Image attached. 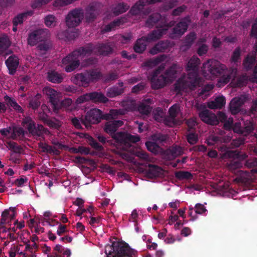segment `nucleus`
I'll return each instance as SVG.
<instances>
[{
    "mask_svg": "<svg viewBox=\"0 0 257 257\" xmlns=\"http://www.w3.org/2000/svg\"><path fill=\"white\" fill-rule=\"evenodd\" d=\"M170 59L167 57L162 56L155 60L149 61L147 65L150 67L158 65L159 68L157 70L151 78L152 86L154 89L163 87L171 83L177 77L180 68L177 65H174L167 70L164 75H160V71L163 70L170 61Z\"/></svg>",
    "mask_w": 257,
    "mask_h": 257,
    "instance_id": "nucleus-1",
    "label": "nucleus"
},
{
    "mask_svg": "<svg viewBox=\"0 0 257 257\" xmlns=\"http://www.w3.org/2000/svg\"><path fill=\"white\" fill-rule=\"evenodd\" d=\"M112 49L109 45H99L96 47L89 46L85 48H81L74 51L71 54L68 55L62 60V66L65 67L66 71L70 72L79 66L80 60H86L85 58L88 57L92 53L106 55L109 54Z\"/></svg>",
    "mask_w": 257,
    "mask_h": 257,
    "instance_id": "nucleus-2",
    "label": "nucleus"
},
{
    "mask_svg": "<svg viewBox=\"0 0 257 257\" xmlns=\"http://www.w3.org/2000/svg\"><path fill=\"white\" fill-rule=\"evenodd\" d=\"M199 60L196 57H193L188 62L186 66L187 76L183 75L177 81L175 89L178 93L181 91L195 90L200 87L201 81L198 78L197 66Z\"/></svg>",
    "mask_w": 257,
    "mask_h": 257,
    "instance_id": "nucleus-3",
    "label": "nucleus"
},
{
    "mask_svg": "<svg viewBox=\"0 0 257 257\" xmlns=\"http://www.w3.org/2000/svg\"><path fill=\"white\" fill-rule=\"evenodd\" d=\"M201 71L202 75L206 79H213L218 75L223 74L218 81L217 85L218 87L224 86L231 79L234 80L236 74V69H233L231 73H229L224 65L214 60H210L205 63Z\"/></svg>",
    "mask_w": 257,
    "mask_h": 257,
    "instance_id": "nucleus-4",
    "label": "nucleus"
},
{
    "mask_svg": "<svg viewBox=\"0 0 257 257\" xmlns=\"http://www.w3.org/2000/svg\"><path fill=\"white\" fill-rule=\"evenodd\" d=\"M122 124L123 122L121 120L108 121L105 124L104 131L115 140L117 144L116 146H118V147H120L122 149L126 150L127 148L130 146V143L139 142L140 138L138 136H133L127 133H115L117 129Z\"/></svg>",
    "mask_w": 257,
    "mask_h": 257,
    "instance_id": "nucleus-5",
    "label": "nucleus"
},
{
    "mask_svg": "<svg viewBox=\"0 0 257 257\" xmlns=\"http://www.w3.org/2000/svg\"><path fill=\"white\" fill-rule=\"evenodd\" d=\"M106 257H137V251L131 248L127 244L114 242L105 246Z\"/></svg>",
    "mask_w": 257,
    "mask_h": 257,
    "instance_id": "nucleus-6",
    "label": "nucleus"
},
{
    "mask_svg": "<svg viewBox=\"0 0 257 257\" xmlns=\"http://www.w3.org/2000/svg\"><path fill=\"white\" fill-rule=\"evenodd\" d=\"M199 116L201 120L205 123L211 125H216L219 121L224 122L225 129L229 130L232 127V119L229 118L226 120L224 113L219 112L216 116L214 114L211 113L208 110H205L199 113Z\"/></svg>",
    "mask_w": 257,
    "mask_h": 257,
    "instance_id": "nucleus-7",
    "label": "nucleus"
},
{
    "mask_svg": "<svg viewBox=\"0 0 257 257\" xmlns=\"http://www.w3.org/2000/svg\"><path fill=\"white\" fill-rule=\"evenodd\" d=\"M158 114L154 112V118L158 121L164 120V123L170 126H172L176 124H179L181 120H178L175 118L179 115H181L180 113V107L178 104H174L169 109V117L168 118L164 119L163 118V112L161 109L158 108L156 110Z\"/></svg>",
    "mask_w": 257,
    "mask_h": 257,
    "instance_id": "nucleus-8",
    "label": "nucleus"
},
{
    "mask_svg": "<svg viewBox=\"0 0 257 257\" xmlns=\"http://www.w3.org/2000/svg\"><path fill=\"white\" fill-rule=\"evenodd\" d=\"M48 34L47 30H39L34 32L29 36L28 44L31 46H34L38 42H43L38 46V48L40 51V53L43 54V51H46L49 49V45L45 41Z\"/></svg>",
    "mask_w": 257,
    "mask_h": 257,
    "instance_id": "nucleus-9",
    "label": "nucleus"
},
{
    "mask_svg": "<svg viewBox=\"0 0 257 257\" xmlns=\"http://www.w3.org/2000/svg\"><path fill=\"white\" fill-rule=\"evenodd\" d=\"M167 30V28L162 27L153 32L147 38L143 37L138 39L134 46L135 51L137 53L143 52L145 50L148 42L159 39L165 33Z\"/></svg>",
    "mask_w": 257,
    "mask_h": 257,
    "instance_id": "nucleus-10",
    "label": "nucleus"
},
{
    "mask_svg": "<svg viewBox=\"0 0 257 257\" xmlns=\"http://www.w3.org/2000/svg\"><path fill=\"white\" fill-rule=\"evenodd\" d=\"M100 76V73L97 71L86 73L85 74H78L73 78V81L76 84L86 86L90 82L98 79Z\"/></svg>",
    "mask_w": 257,
    "mask_h": 257,
    "instance_id": "nucleus-11",
    "label": "nucleus"
},
{
    "mask_svg": "<svg viewBox=\"0 0 257 257\" xmlns=\"http://www.w3.org/2000/svg\"><path fill=\"white\" fill-rule=\"evenodd\" d=\"M83 16L81 10H74L71 11L66 17V24L69 28L77 26L80 23Z\"/></svg>",
    "mask_w": 257,
    "mask_h": 257,
    "instance_id": "nucleus-12",
    "label": "nucleus"
},
{
    "mask_svg": "<svg viewBox=\"0 0 257 257\" xmlns=\"http://www.w3.org/2000/svg\"><path fill=\"white\" fill-rule=\"evenodd\" d=\"M102 117L101 111L97 108H93L89 111L85 116L84 124L88 127L89 123H97Z\"/></svg>",
    "mask_w": 257,
    "mask_h": 257,
    "instance_id": "nucleus-13",
    "label": "nucleus"
},
{
    "mask_svg": "<svg viewBox=\"0 0 257 257\" xmlns=\"http://www.w3.org/2000/svg\"><path fill=\"white\" fill-rule=\"evenodd\" d=\"M88 100H92L94 102H105L107 101V99L101 93L93 92L80 96L77 99L76 103L80 104Z\"/></svg>",
    "mask_w": 257,
    "mask_h": 257,
    "instance_id": "nucleus-14",
    "label": "nucleus"
},
{
    "mask_svg": "<svg viewBox=\"0 0 257 257\" xmlns=\"http://www.w3.org/2000/svg\"><path fill=\"white\" fill-rule=\"evenodd\" d=\"M152 139L154 142H147L146 143V146L149 151L154 154H157L160 150L157 143L165 140V137L160 134H157L153 135L152 137Z\"/></svg>",
    "mask_w": 257,
    "mask_h": 257,
    "instance_id": "nucleus-15",
    "label": "nucleus"
},
{
    "mask_svg": "<svg viewBox=\"0 0 257 257\" xmlns=\"http://www.w3.org/2000/svg\"><path fill=\"white\" fill-rule=\"evenodd\" d=\"M43 91V93L49 97L50 102L53 106L54 109L58 108V107H57V101L61 97V93L49 87H45Z\"/></svg>",
    "mask_w": 257,
    "mask_h": 257,
    "instance_id": "nucleus-16",
    "label": "nucleus"
},
{
    "mask_svg": "<svg viewBox=\"0 0 257 257\" xmlns=\"http://www.w3.org/2000/svg\"><path fill=\"white\" fill-rule=\"evenodd\" d=\"M16 216V208L10 207L4 210L2 214V219L0 223L2 226L4 225H10V223Z\"/></svg>",
    "mask_w": 257,
    "mask_h": 257,
    "instance_id": "nucleus-17",
    "label": "nucleus"
},
{
    "mask_svg": "<svg viewBox=\"0 0 257 257\" xmlns=\"http://www.w3.org/2000/svg\"><path fill=\"white\" fill-rule=\"evenodd\" d=\"M244 126L242 128L241 122L236 123L233 127V131L237 133L243 134L245 136L249 134L253 130V124L250 121L244 122Z\"/></svg>",
    "mask_w": 257,
    "mask_h": 257,
    "instance_id": "nucleus-18",
    "label": "nucleus"
},
{
    "mask_svg": "<svg viewBox=\"0 0 257 257\" xmlns=\"http://www.w3.org/2000/svg\"><path fill=\"white\" fill-rule=\"evenodd\" d=\"M245 99L244 95H241L232 99L230 103V110L232 114H236L239 111L240 107L244 102Z\"/></svg>",
    "mask_w": 257,
    "mask_h": 257,
    "instance_id": "nucleus-19",
    "label": "nucleus"
},
{
    "mask_svg": "<svg viewBox=\"0 0 257 257\" xmlns=\"http://www.w3.org/2000/svg\"><path fill=\"white\" fill-rule=\"evenodd\" d=\"M225 104V98L222 96H218L214 101H211L207 103L208 107L210 109H220Z\"/></svg>",
    "mask_w": 257,
    "mask_h": 257,
    "instance_id": "nucleus-20",
    "label": "nucleus"
},
{
    "mask_svg": "<svg viewBox=\"0 0 257 257\" xmlns=\"http://www.w3.org/2000/svg\"><path fill=\"white\" fill-rule=\"evenodd\" d=\"M10 73L13 74L19 65V60L15 56H10L6 61Z\"/></svg>",
    "mask_w": 257,
    "mask_h": 257,
    "instance_id": "nucleus-21",
    "label": "nucleus"
},
{
    "mask_svg": "<svg viewBox=\"0 0 257 257\" xmlns=\"http://www.w3.org/2000/svg\"><path fill=\"white\" fill-rule=\"evenodd\" d=\"M164 173V171L161 168L154 165H149L147 171V175L150 178L160 177Z\"/></svg>",
    "mask_w": 257,
    "mask_h": 257,
    "instance_id": "nucleus-22",
    "label": "nucleus"
},
{
    "mask_svg": "<svg viewBox=\"0 0 257 257\" xmlns=\"http://www.w3.org/2000/svg\"><path fill=\"white\" fill-rule=\"evenodd\" d=\"M148 3V0L140 1L132 8L130 13L132 15H141L143 10L144 9V7Z\"/></svg>",
    "mask_w": 257,
    "mask_h": 257,
    "instance_id": "nucleus-23",
    "label": "nucleus"
},
{
    "mask_svg": "<svg viewBox=\"0 0 257 257\" xmlns=\"http://www.w3.org/2000/svg\"><path fill=\"white\" fill-rule=\"evenodd\" d=\"M189 22V18H186L183 22H181L177 24V26L174 29V34L179 36L182 35L186 31Z\"/></svg>",
    "mask_w": 257,
    "mask_h": 257,
    "instance_id": "nucleus-24",
    "label": "nucleus"
},
{
    "mask_svg": "<svg viewBox=\"0 0 257 257\" xmlns=\"http://www.w3.org/2000/svg\"><path fill=\"white\" fill-rule=\"evenodd\" d=\"M183 152V150L182 148L177 146H173L167 151L166 154L168 156L167 158L170 160L173 159L181 155Z\"/></svg>",
    "mask_w": 257,
    "mask_h": 257,
    "instance_id": "nucleus-25",
    "label": "nucleus"
},
{
    "mask_svg": "<svg viewBox=\"0 0 257 257\" xmlns=\"http://www.w3.org/2000/svg\"><path fill=\"white\" fill-rule=\"evenodd\" d=\"M23 125L24 127L28 129L29 133L32 134L36 133L35 124L30 117H26L23 120Z\"/></svg>",
    "mask_w": 257,
    "mask_h": 257,
    "instance_id": "nucleus-26",
    "label": "nucleus"
},
{
    "mask_svg": "<svg viewBox=\"0 0 257 257\" xmlns=\"http://www.w3.org/2000/svg\"><path fill=\"white\" fill-rule=\"evenodd\" d=\"M10 45L11 42L7 36L2 35L0 37V54H2Z\"/></svg>",
    "mask_w": 257,
    "mask_h": 257,
    "instance_id": "nucleus-27",
    "label": "nucleus"
},
{
    "mask_svg": "<svg viewBox=\"0 0 257 257\" xmlns=\"http://www.w3.org/2000/svg\"><path fill=\"white\" fill-rule=\"evenodd\" d=\"M49 81L53 83H60L62 81L63 77L61 74L55 71H51L48 73Z\"/></svg>",
    "mask_w": 257,
    "mask_h": 257,
    "instance_id": "nucleus-28",
    "label": "nucleus"
},
{
    "mask_svg": "<svg viewBox=\"0 0 257 257\" xmlns=\"http://www.w3.org/2000/svg\"><path fill=\"white\" fill-rule=\"evenodd\" d=\"M10 257H26L25 254L20 251L18 245H14L9 251Z\"/></svg>",
    "mask_w": 257,
    "mask_h": 257,
    "instance_id": "nucleus-29",
    "label": "nucleus"
},
{
    "mask_svg": "<svg viewBox=\"0 0 257 257\" xmlns=\"http://www.w3.org/2000/svg\"><path fill=\"white\" fill-rule=\"evenodd\" d=\"M33 13L29 12L22 14H20L16 17L13 20L14 25L18 26L23 23V21L26 18L27 16H31Z\"/></svg>",
    "mask_w": 257,
    "mask_h": 257,
    "instance_id": "nucleus-30",
    "label": "nucleus"
},
{
    "mask_svg": "<svg viewBox=\"0 0 257 257\" xmlns=\"http://www.w3.org/2000/svg\"><path fill=\"white\" fill-rule=\"evenodd\" d=\"M81 138H85L86 140L88 143L94 148L96 149H99L101 148V146L97 143L96 142L94 139L88 135V134H82L80 136Z\"/></svg>",
    "mask_w": 257,
    "mask_h": 257,
    "instance_id": "nucleus-31",
    "label": "nucleus"
},
{
    "mask_svg": "<svg viewBox=\"0 0 257 257\" xmlns=\"http://www.w3.org/2000/svg\"><path fill=\"white\" fill-rule=\"evenodd\" d=\"M125 112L121 110H111L108 114L103 115V118L105 119H115L119 114H123Z\"/></svg>",
    "mask_w": 257,
    "mask_h": 257,
    "instance_id": "nucleus-32",
    "label": "nucleus"
},
{
    "mask_svg": "<svg viewBox=\"0 0 257 257\" xmlns=\"http://www.w3.org/2000/svg\"><path fill=\"white\" fill-rule=\"evenodd\" d=\"M167 47V44L164 42H161L156 45L153 48L150 50V53L152 54H155L158 52L165 50Z\"/></svg>",
    "mask_w": 257,
    "mask_h": 257,
    "instance_id": "nucleus-33",
    "label": "nucleus"
},
{
    "mask_svg": "<svg viewBox=\"0 0 257 257\" xmlns=\"http://www.w3.org/2000/svg\"><path fill=\"white\" fill-rule=\"evenodd\" d=\"M125 20L126 19L125 18H122L120 20L114 22L113 23L107 25L104 31L108 32L113 30L116 26H119L124 23L125 22Z\"/></svg>",
    "mask_w": 257,
    "mask_h": 257,
    "instance_id": "nucleus-34",
    "label": "nucleus"
},
{
    "mask_svg": "<svg viewBox=\"0 0 257 257\" xmlns=\"http://www.w3.org/2000/svg\"><path fill=\"white\" fill-rule=\"evenodd\" d=\"M5 100L7 102L8 105H10L15 110L21 111V107L13 99L6 95L5 96Z\"/></svg>",
    "mask_w": 257,
    "mask_h": 257,
    "instance_id": "nucleus-35",
    "label": "nucleus"
},
{
    "mask_svg": "<svg viewBox=\"0 0 257 257\" xmlns=\"http://www.w3.org/2000/svg\"><path fill=\"white\" fill-rule=\"evenodd\" d=\"M31 236L28 232L24 231L22 234L20 235V238L25 244V249L27 250L30 249L29 239Z\"/></svg>",
    "mask_w": 257,
    "mask_h": 257,
    "instance_id": "nucleus-36",
    "label": "nucleus"
},
{
    "mask_svg": "<svg viewBox=\"0 0 257 257\" xmlns=\"http://www.w3.org/2000/svg\"><path fill=\"white\" fill-rule=\"evenodd\" d=\"M63 147V146L59 144L57 145L56 147H52L51 146H49L47 145H45L44 148L45 150L50 153H53L54 154L57 155L59 153V151L57 149H61Z\"/></svg>",
    "mask_w": 257,
    "mask_h": 257,
    "instance_id": "nucleus-37",
    "label": "nucleus"
},
{
    "mask_svg": "<svg viewBox=\"0 0 257 257\" xmlns=\"http://www.w3.org/2000/svg\"><path fill=\"white\" fill-rule=\"evenodd\" d=\"M71 103L72 100L69 98L65 99L62 102H60L59 99L57 101V107H58V108L54 109L55 111H56L63 108H67Z\"/></svg>",
    "mask_w": 257,
    "mask_h": 257,
    "instance_id": "nucleus-38",
    "label": "nucleus"
},
{
    "mask_svg": "<svg viewBox=\"0 0 257 257\" xmlns=\"http://www.w3.org/2000/svg\"><path fill=\"white\" fill-rule=\"evenodd\" d=\"M161 17V16L159 14H155L153 16H151L150 18L148 20L147 22V25L148 27L153 25V23H158Z\"/></svg>",
    "mask_w": 257,
    "mask_h": 257,
    "instance_id": "nucleus-39",
    "label": "nucleus"
},
{
    "mask_svg": "<svg viewBox=\"0 0 257 257\" xmlns=\"http://www.w3.org/2000/svg\"><path fill=\"white\" fill-rule=\"evenodd\" d=\"M256 174H257V169L256 170H252L249 173L244 172L242 174L246 180L251 181H252L255 179Z\"/></svg>",
    "mask_w": 257,
    "mask_h": 257,
    "instance_id": "nucleus-40",
    "label": "nucleus"
},
{
    "mask_svg": "<svg viewBox=\"0 0 257 257\" xmlns=\"http://www.w3.org/2000/svg\"><path fill=\"white\" fill-rule=\"evenodd\" d=\"M221 193L222 195L223 196L233 198L235 196L237 192L234 190L227 187L222 190Z\"/></svg>",
    "mask_w": 257,
    "mask_h": 257,
    "instance_id": "nucleus-41",
    "label": "nucleus"
},
{
    "mask_svg": "<svg viewBox=\"0 0 257 257\" xmlns=\"http://www.w3.org/2000/svg\"><path fill=\"white\" fill-rule=\"evenodd\" d=\"M128 9V7L127 6L124 5L123 4H119L114 9L113 13L115 15H117L125 12Z\"/></svg>",
    "mask_w": 257,
    "mask_h": 257,
    "instance_id": "nucleus-42",
    "label": "nucleus"
},
{
    "mask_svg": "<svg viewBox=\"0 0 257 257\" xmlns=\"http://www.w3.org/2000/svg\"><path fill=\"white\" fill-rule=\"evenodd\" d=\"M55 18L52 15H49L45 19V23L47 27H53L56 25Z\"/></svg>",
    "mask_w": 257,
    "mask_h": 257,
    "instance_id": "nucleus-43",
    "label": "nucleus"
},
{
    "mask_svg": "<svg viewBox=\"0 0 257 257\" xmlns=\"http://www.w3.org/2000/svg\"><path fill=\"white\" fill-rule=\"evenodd\" d=\"M71 151L73 153H80L81 154H88L89 153V150L87 148L82 146H80L78 148H71Z\"/></svg>",
    "mask_w": 257,
    "mask_h": 257,
    "instance_id": "nucleus-44",
    "label": "nucleus"
},
{
    "mask_svg": "<svg viewBox=\"0 0 257 257\" xmlns=\"http://www.w3.org/2000/svg\"><path fill=\"white\" fill-rule=\"evenodd\" d=\"M14 225H15V226H17V227H16L15 226H14L12 228H11V227L8 228V230L9 232H10V231L16 232L17 228L21 229V228H23L25 226V223H24V221H20V222L16 221L14 222Z\"/></svg>",
    "mask_w": 257,
    "mask_h": 257,
    "instance_id": "nucleus-45",
    "label": "nucleus"
},
{
    "mask_svg": "<svg viewBox=\"0 0 257 257\" xmlns=\"http://www.w3.org/2000/svg\"><path fill=\"white\" fill-rule=\"evenodd\" d=\"M213 85L209 84L205 85L200 92H198V94L200 95H205V96H207L209 95L208 92L210 91L213 88Z\"/></svg>",
    "mask_w": 257,
    "mask_h": 257,
    "instance_id": "nucleus-46",
    "label": "nucleus"
},
{
    "mask_svg": "<svg viewBox=\"0 0 257 257\" xmlns=\"http://www.w3.org/2000/svg\"><path fill=\"white\" fill-rule=\"evenodd\" d=\"M41 97V95L38 94L30 103V107L33 109H36L40 105V102L38 101Z\"/></svg>",
    "mask_w": 257,
    "mask_h": 257,
    "instance_id": "nucleus-47",
    "label": "nucleus"
},
{
    "mask_svg": "<svg viewBox=\"0 0 257 257\" xmlns=\"http://www.w3.org/2000/svg\"><path fill=\"white\" fill-rule=\"evenodd\" d=\"M28 178L23 176L20 178L16 179L15 181V184L18 187H22L24 186L25 184L28 183Z\"/></svg>",
    "mask_w": 257,
    "mask_h": 257,
    "instance_id": "nucleus-48",
    "label": "nucleus"
},
{
    "mask_svg": "<svg viewBox=\"0 0 257 257\" xmlns=\"http://www.w3.org/2000/svg\"><path fill=\"white\" fill-rule=\"evenodd\" d=\"M140 113L144 114H147L151 111L150 107L148 105L142 104L138 107Z\"/></svg>",
    "mask_w": 257,
    "mask_h": 257,
    "instance_id": "nucleus-49",
    "label": "nucleus"
},
{
    "mask_svg": "<svg viewBox=\"0 0 257 257\" xmlns=\"http://www.w3.org/2000/svg\"><path fill=\"white\" fill-rule=\"evenodd\" d=\"M196 213L199 214H205L207 212L206 208L201 204H197L195 206Z\"/></svg>",
    "mask_w": 257,
    "mask_h": 257,
    "instance_id": "nucleus-50",
    "label": "nucleus"
},
{
    "mask_svg": "<svg viewBox=\"0 0 257 257\" xmlns=\"http://www.w3.org/2000/svg\"><path fill=\"white\" fill-rule=\"evenodd\" d=\"M59 226L57 230V233L58 235L61 236L67 231L66 225L61 224H58Z\"/></svg>",
    "mask_w": 257,
    "mask_h": 257,
    "instance_id": "nucleus-51",
    "label": "nucleus"
},
{
    "mask_svg": "<svg viewBox=\"0 0 257 257\" xmlns=\"http://www.w3.org/2000/svg\"><path fill=\"white\" fill-rule=\"evenodd\" d=\"M187 140L190 144H194L197 142L198 138L195 134H190L187 136Z\"/></svg>",
    "mask_w": 257,
    "mask_h": 257,
    "instance_id": "nucleus-52",
    "label": "nucleus"
},
{
    "mask_svg": "<svg viewBox=\"0 0 257 257\" xmlns=\"http://www.w3.org/2000/svg\"><path fill=\"white\" fill-rule=\"evenodd\" d=\"M191 175L187 172H179L176 173V176L179 179L189 178Z\"/></svg>",
    "mask_w": 257,
    "mask_h": 257,
    "instance_id": "nucleus-53",
    "label": "nucleus"
},
{
    "mask_svg": "<svg viewBox=\"0 0 257 257\" xmlns=\"http://www.w3.org/2000/svg\"><path fill=\"white\" fill-rule=\"evenodd\" d=\"M42 107L44 113L42 114L40 113V117L42 119L45 120L47 119V113L49 112V109L48 108L46 105H42Z\"/></svg>",
    "mask_w": 257,
    "mask_h": 257,
    "instance_id": "nucleus-54",
    "label": "nucleus"
},
{
    "mask_svg": "<svg viewBox=\"0 0 257 257\" xmlns=\"http://www.w3.org/2000/svg\"><path fill=\"white\" fill-rule=\"evenodd\" d=\"M228 156H233L235 157L237 159H238L239 160L244 159L246 157L245 155H240L238 153H237L236 152H228Z\"/></svg>",
    "mask_w": 257,
    "mask_h": 257,
    "instance_id": "nucleus-55",
    "label": "nucleus"
},
{
    "mask_svg": "<svg viewBox=\"0 0 257 257\" xmlns=\"http://www.w3.org/2000/svg\"><path fill=\"white\" fill-rule=\"evenodd\" d=\"M251 36L255 38H257V18L252 27Z\"/></svg>",
    "mask_w": 257,
    "mask_h": 257,
    "instance_id": "nucleus-56",
    "label": "nucleus"
},
{
    "mask_svg": "<svg viewBox=\"0 0 257 257\" xmlns=\"http://www.w3.org/2000/svg\"><path fill=\"white\" fill-rule=\"evenodd\" d=\"M240 56V50L239 49H236L233 52V55L232 56V61L233 62H236Z\"/></svg>",
    "mask_w": 257,
    "mask_h": 257,
    "instance_id": "nucleus-57",
    "label": "nucleus"
},
{
    "mask_svg": "<svg viewBox=\"0 0 257 257\" xmlns=\"http://www.w3.org/2000/svg\"><path fill=\"white\" fill-rule=\"evenodd\" d=\"M121 93V91H115V88L110 89L107 92L108 95L109 97H114Z\"/></svg>",
    "mask_w": 257,
    "mask_h": 257,
    "instance_id": "nucleus-58",
    "label": "nucleus"
},
{
    "mask_svg": "<svg viewBox=\"0 0 257 257\" xmlns=\"http://www.w3.org/2000/svg\"><path fill=\"white\" fill-rule=\"evenodd\" d=\"M187 124L190 129H192L196 124V119L195 118H191L187 120Z\"/></svg>",
    "mask_w": 257,
    "mask_h": 257,
    "instance_id": "nucleus-59",
    "label": "nucleus"
},
{
    "mask_svg": "<svg viewBox=\"0 0 257 257\" xmlns=\"http://www.w3.org/2000/svg\"><path fill=\"white\" fill-rule=\"evenodd\" d=\"M12 132V130L11 127L7 128H4L0 131V133L2 134V135L5 137H9V134L11 133Z\"/></svg>",
    "mask_w": 257,
    "mask_h": 257,
    "instance_id": "nucleus-60",
    "label": "nucleus"
},
{
    "mask_svg": "<svg viewBox=\"0 0 257 257\" xmlns=\"http://www.w3.org/2000/svg\"><path fill=\"white\" fill-rule=\"evenodd\" d=\"M84 120L83 121H80L79 119H77L76 118H73L72 119V122L73 124V125L77 128H80L81 127V123L82 122L84 124Z\"/></svg>",
    "mask_w": 257,
    "mask_h": 257,
    "instance_id": "nucleus-61",
    "label": "nucleus"
},
{
    "mask_svg": "<svg viewBox=\"0 0 257 257\" xmlns=\"http://www.w3.org/2000/svg\"><path fill=\"white\" fill-rule=\"evenodd\" d=\"M138 216V213L136 209H134L131 214V217L130 218V220L132 222H135L137 220V219Z\"/></svg>",
    "mask_w": 257,
    "mask_h": 257,
    "instance_id": "nucleus-62",
    "label": "nucleus"
},
{
    "mask_svg": "<svg viewBox=\"0 0 257 257\" xmlns=\"http://www.w3.org/2000/svg\"><path fill=\"white\" fill-rule=\"evenodd\" d=\"M180 201L179 200H175L174 201H172L169 204V206L170 207L173 208V209H176L179 206Z\"/></svg>",
    "mask_w": 257,
    "mask_h": 257,
    "instance_id": "nucleus-63",
    "label": "nucleus"
},
{
    "mask_svg": "<svg viewBox=\"0 0 257 257\" xmlns=\"http://www.w3.org/2000/svg\"><path fill=\"white\" fill-rule=\"evenodd\" d=\"M207 50V47L205 45H202L198 49V53L199 55L204 54Z\"/></svg>",
    "mask_w": 257,
    "mask_h": 257,
    "instance_id": "nucleus-64",
    "label": "nucleus"
}]
</instances>
